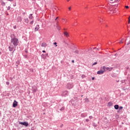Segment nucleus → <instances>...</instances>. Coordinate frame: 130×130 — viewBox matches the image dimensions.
<instances>
[{"mask_svg":"<svg viewBox=\"0 0 130 130\" xmlns=\"http://www.w3.org/2000/svg\"><path fill=\"white\" fill-rule=\"evenodd\" d=\"M11 42L12 44L14 45L15 48H16L18 44H19V40L16 38H14L11 40Z\"/></svg>","mask_w":130,"mask_h":130,"instance_id":"f257e3e1","label":"nucleus"},{"mask_svg":"<svg viewBox=\"0 0 130 130\" xmlns=\"http://www.w3.org/2000/svg\"><path fill=\"white\" fill-rule=\"evenodd\" d=\"M106 67L105 66L103 67V68H101V70L97 72L98 75H102L105 72H106Z\"/></svg>","mask_w":130,"mask_h":130,"instance_id":"f03ea898","label":"nucleus"},{"mask_svg":"<svg viewBox=\"0 0 130 130\" xmlns=\"http://www.w3.org/2000/svg\"><path fill=\"white\" fill-rule=\"evenodd\" d=\"M19 124H22V125H24L25 126H28V125H29V123L26 122H19Z\"/></svg>","mask_w":130,"mask_h":130,"instance_id":"7ed1b4c3","label":"nucleus"},{"mask_svg":"<svg viewBox=\"0 0 130 130\" xmlns=\"http://www.w3.org/2000/svg\"><path fill=\"white\" fill-rule=\"evenodd\" d=\"M74 87V85L72 83H68L67 85L68 89H72Z\"/></svg>","mask_w":130,"mask_h":130,"instance_id":"20e7f679","label":"nucleus"},{"mask_svg":"<svg viewBox=\"0 0 130 130\" xmlns=\"http://www.w3.org/2000/svg\"><path fill=\"white\" fill-rule=\"evenodd\" d=\"M68 94H69V92L67 91H65L62 93L61 95L63 96L64 97H66V96H68Z\"/></svg>","mask_w":130,"mask_h":130,"instance_id":"39448f33","label":"nucleus"},{"mask_svg":"<svg viewBox=\"0 0 130 130\" xmlns=\"http://www.w3.org/2000/svg\"><path fill=\"white\" fill-rule=\"evenodd\" d=\"M18 106V102L14 100L13 104V107H17Z\"/></svg>","mask_w":130,"mask_h":130,"instance_id":"423d86ee","label":"nucleus"},{"mask_svg":"<svg viewBox=\"0 0 130 130\" xmlns=\"http://www.w3.org/2000/svg\"><path fill=\"white\" fill-rule=\"evenodd\" d=\"M106 71H109V72H111L112 70H113V68L111 67V68H109V67H106Z\"/></svg>","mask_w":130,"mask_h":130,"instance_id":"0eeeda50","label":"nucleus"},{"mask_svg":"<svg viewBox=\"0 0 130 130\" xmlns=\"http://www.w3.org/2000/svg\"><path fill=\"white\" fill-rule=\"evenodd\" d=\"M9 49L10 51H13V50H14V49H16V48H15V46L12 47L11 46H9Z\"/></svg>","mask_w":130,"mask_h":130,"instance_id":"6e6552de","label":"nucleus"},{"mask_svg":"<svg viewBox=\"0 0 130 130\" xmlns=\"http://www.w3.org/2000/svg\"><path fill=\"white\" fill-rule=\"evenodd\" d=\"M63 34L64 35V36H66V37H69L70 36V35H69V32H67V31H64L63 32Z\"/></svg>","mask_w":130,"mask_h":130,"instance_id":"1a4fd4ad","label":"nucleus"},{"mask_svg":"<svg viewBox=\"0 0 130 130\" xmlns=\"http://www.w3.org/2000/svg\"><path fill=\"white\" fill-rule=\"evenodd\" d=\"M39 29V25H37L35 28V31L36 32V31H38Z\"/></svg>","mask_w":130,"mask_h":130,"instance_id":"9d476101","label":"nucleus"},{"mask_svg":"<svg viewBox=\"0 0 130 130\" xmlns=\"http://www.w3.org/2000/svg\"><path fill=\"white\" fill-rule=\"evenodd\" d=\"M56 28L58 30H60V26L59 24L56 23Z\"/></svg>","mask_w":130,"mask_h":130,"instance_id":"9b49d317","label":"nucleus"},{"mask_svg":"<svg viewBox=\"0 0 130 130\" xmlns=\"http://www.w3.org/2000/svg\"><path fill=\"white\" fill-rule=\"evenodd\" d=\"M32 15L33 14H30L29 15V19H30V20H32V19H33V16H32Z\"/></svg>","mask_w":130,"mask_h":130,"instance_id":"f8f14e48","label":"nucleus"},{"mask_svg":"<svg viewBox=\"0 0 130 130\" xmlns=\"http://www.w3.org/2000/svg\"><path fill=\"white\" fill-rule=\"evenodd\" d=\"M32 91L33 92H37V88L36 87H32Z\"/></svg>","mask_w":130,"mask_h":130,"instance_id":"ddd939ff","label":"nucleus"},{"mask_svg":"<svg viewBox=\"0 0 130 130\" xmlns=\"http://www.w3.org/2000/svg\"><path fill=\"white\" fill-rule=\"evenodd\" d=\"M114 108H115V109L117 110V109H118V108H119V106H118V105H115L114 106Z\"/></svg>","mask_w":130,"mask_h":130,"instance_id":"4468645a","label":"nucleus"},{"mask_svg":"<svg viewBox=\"0 0 130 130\" xmlns=\"http://www.w3.org/2000/svg\"><path fill=\"white\" fill-rule=\"evenodd\" d=\"M87 116V114L83 113L81 114V117H86Z\"/></svg>","mask_w":130,"mask_h":130,"instance_id":"2eb2a0df","label":"nucleus"},{"mask_svg":"<svg viewBox=\"0 0 130 130\" xmlns=\"http://www.w3.org/2000/svg\"><path fill=\"white\" fill-rule=\"evenodd\" d=\"M42 47H46V43H43L42 44Z\"/></svg>","mask_w":130,"mask_h":130,"instance_id":"dca6fc26","label":"nucleus"},{"mask_svg":"<svg viewBox=\"0 0 130 130\" xmlns=\"http://www.w3.org/2000/svg\"><path fill=\"white\" fill-rule=\"evenodd\" d=\"M24 22L25 23H29V19H28V18H25L24 19Z\"/></svg>","mask_w":130,"mask_h":130,"instance_id":"f3484780","label":"nucleus"},{"mask_svg":"<svg viewBox=\"0 0 130 130\" xmlns=\"http://www.w3.org/2000/svg\"><path fill=\"white\" fill-rule=\"evenodd\" d=\"M42 58H43L44 59H45V58H46V56H45V55H44V54H42Z\"/></svg>","mask_w":130,"mask_h":130,"instance_id":"a211bd4d","label":"nucleus"},{"mask_svg":"<svg viewBox=\"0 0 130 130\" xmlns=\"http://www.w3.org/2000/svg\"><path fill=\"white\" fill-rule=\"evenodd\" d=\"M74 53H76V54H79V51L76 50L74 52Z\"/></svg>","mask_w":130,"mask_h":130,"instance_id":"6ab92c4d","label":"nucleus"},{"mask_svg":"<svg viewBox=\"0 0 130 130\" xmlns=\"http://www.w3.org/2000/svg\"><path fill=\"white\" fill-rule=\"evenodd\" d=\"M53 44H54V45H56V46H55L56 47H57V45H56V44H57V43L56 42H54V43H53Z\"/></svg>","mask_w":130,"mask_h":130,"instance_id":"aec40b11","label":"nucleus"},{"mask_svg":"<svg viewBox=\"0 0 130 130\" xmlns=\"http://www.w3.org/2000/svg\"><path fill=\"white\" fill-rule=\"evenodd\" d=\"M60 110H61V111L64 110V107H62V108L60 109Z\"/></svg>","mask_w":130,"mask_h":130,"instance_id":"412c9836","label":"nucleus"},{"mask_svg":"<svg viewBox=\"0 0 130 130\" xmlns=\"http://www.w3.org/2000/svg\"><path fill=\"white\" fill-rule=\"evenodd\" d=\"M108 104L109 106H111V105H112V103H109Z\"/></svg>","mask_w":130,"mask_h":130,"instance_id":"4be33fe9","label":"nucleus"},{"mask_svg":"<svg viewBox=\"0 0 130 130\" xmlns=\"http://www.w3.org/2000/svg\"><path fill=\"white\" fill-rule=\"evenodd\" d=\"M123 108V107H119V110H121V109H122Z\"/></svg>","mask_w":130,"mask_h":130,"instance_id":"5701e85b","label":"nucleus"},{"mask_svg":"<svg viewBox=\"0 0 130 130\" xmlns=\"http://www.w3.org/2000/svg\"><path fill=\"white\" fill-rule=\"evenodd\" d=\"M95 64H97V62H94V63L92 64V66H95Z\"/></svg>","mask_w":130,"mask_h":130,"instance_id":"b1692460","label":"nucleus"},{"mask_svg":"<svg viewBox=\"0 0 130 130\" xmlns=\"http://www.w3.org/2000/svg\"><path fill=\"white\" fill-rule=\"evenodd\" d=\"M99 20L100 22H101V23L102 22V20H103L101 18V19H99Z\"/></svg>","mask_w":130,"mask_h":130,"instance_id":"393cba45","label":"nucleus"},{"mask_svg":"<svg viewBox=\"0 0 130 130\" xmlns=\"http://www.w3.org/2000/svg\"><path fill=\"white\" fill-rule=\"evenodd\" d=\"M89 117L90 119H92V118H93V117L92 116H90Z\"/></svg>","mask_w":130,"mask_h":130,"instance_id":"a878e982","label":"nucleus"},{"mask_svg":"<svg viewBox=\"0 0 130 130\" xmlns=\"http://www.w3.org/2000/svg\"><path fill=\"white\" fill-rule=\"evenodd\" d=\"M85 120H86V122H88V121H89V119H86Z\"/></svg>","mask_w":130,"mask_h":130,"instance_id":"bb28decb","label":"nucleus"},{"mask_svg":"<svg viewBox=\"0 0 130 130\" xmlns=\"http://www.w3.org/2000/svg\"><path fill=\"white\" fill-rule=\"evenodd\" d=\"M85 77H86L85 75H83L82 76V78H85Z\"/></svg>","mask_w":130,"mask_h":130,"instance_id":"cd10ccee","label":"nucleus"},{"mask_svg":"<svg viewBox=\"0 0 130 130\" xmlns=\"http://www.w3.org/2000/svg\"><path fill=\"white\" fill-rule=\"evenodd\" d=\"M91 79H92V81H94V80H95V78H94V77H92Z\"/></svg>","mask_w":130,"mask_h":130,"instance_id":"c85d7f7f","label":"nucleus"},{"mask_svg":"<svg viewBox=\"0 0 130 130\" xmlns=\"http://www.w3.org/2000/svg\"><path fill=\"white\" fill-rule=\"evenodd\" d=\"M6 84H7V85H9V84H10V83H9V82H6Z\"/></svg>","mask_w":130,"mask_h":130,"instance_id":"c756f323","label":"nucleus"},{"mask_svg":"<svg viewBox=\"0 0 130 130\" xmlns=\"http://www.w3.org/2000/svg\"><path fill=\"white\" fill-rule=\"evenodd\" d=\"M123 42H122V40H121V41H120V42H119V43L120 44H121V43H122Z\"/></svg>","mask_w":130,"mask_h":130,"instance_id":"7c9ffc66","label":"nucleus"},{"mask_svg":"<svg viewBox=\"0 0 130 130\" xmlns=\"http://www.w3.org/2000/svg\"><path fill=\"white\" fill-rule=\"evenodd\" d=\"M128 23L130 24V19H128Z\"/></svg>","mask_w":130,"mask_h":130,"instance_id":"2f4dec72","label":"nucleus"},{"mask_svg":"<svg viewBox=\"0 0 130 130\" xmlns=\"http://www.w3.org/2000/svg\"><path fill=\"white\" fill-rule=\"evenodd\" d=\"M126 9H128V6H125Z\"/></svg>","mask_w":130,"mask_h":130,"instance_id":"473e14b6","label":"nucleus"},{"mask_svg":"<svg viewBox=\"0 0 130 130\" xmlns=\"http://www.w3.org/2000/svg\"><path fill=\"white\" fill-rule=\"evenodd\" d=\"M33 22H34V21H31L30 22V24H33Z\"/></svg>","mask_w":130,"mask_h":130,"instance_id":"72a5a7b5","label":"nucleus"},{"mask_svg":"<svg viewBox=\"0 0 130 130\" xmlns=\"http://www.w3.org/2000/svg\"><path fill=\"white\" fill-rule=\"evenodd\" d=\"M69 11H71V7H69Z\"/></svg>","mask_w":130,"mask_h":130,"instance_id":"f704fd0d","label":"nucleus"},{"mask_svg":"<svg viewBox=\"0 0 130 130\" xmlns=\"http://www.w3.org/2000/svg\"><path fill=\"white\" fill-rule=\"evenodd\" d=\"M42 52L45 53L46 51H45V50H43V51H42Z\"/></svg>","mask_w":130,"mask_h":130,"instance_id":"c9c22d12","label":"nucleus"},{"mask_svg":"<svg viewBox=\"0 0 130 130\" xmlns=\"http://www.w3.org/2000/svg\"><path fill=\"white\" fill-rule=\"evenodd\" d=\"M72 62L73 63H74V62H75V60H72Z\"/></svg>","mask_w":130,"mask_h":130,"instance_id":"e433bc0d","label":"nucleus"},{"mask_svg":"<svg viewBox=\"0 0 130 130\" xmlns=\"http://www.w3.org/2000/svg\"><path fill=\"white\" fill-rule=\"evenodd\" d=\"M48 53H46V56H48Z\"/></svg>","mask_w":130,"mask_h":130,"instance_id":"4c0bfd02","label":"nucleus"},{"mask_svg":"<svg viewBox=\"0 0 130 130\" xmlns=\"http://www.w3.org/2000/svg\"><path fill=\"white\" fill-rule=\"evenodd\" d=\"M20 19V21L21 22V21H22V19H21V17H19Z\"/></svg>","mask_w":130,"mask_h":130,"instance_id":"58836bf2","label":"nucleus"},{"mask_svg":"<svg viewBox=\"0 0 130 130\" xmlns=\"http://www.w3.org/2000/svg\"><path fill=\"white\" fill-rule=\"evenodd\" d=\"M58 19V17H57L56 18H55V20H57Z\"/></svg>","mask_w":130,"mask_h":130,"instance_id":"ea45409f","label":"nucleus"},{"mask_svg":"<svg viewBox=\"0 0 130 130\" xmlns=\"http://www.w3.org/2000/svg\"><path fill=\"white\" fill-rule=\"evenodd\" d=\"M9 1V2H13V0H8Z\"/></svg>","mask_w":130,"mask_h":130,"instance_id":"a19ab883","label":"nucleus"},{"mask_svg":"<svg viewBox=\"0 0 130 130\" xmlns=\"http://www.w3.org/2000/svg\"><path fill=\"white\" fill-rule=\"evenodd\" d=\"M25 53H27L28 52L27 51H25Z\"/></svg>","mask_w":130,"mask_h":130,"instance_id":"79ce46f5","label":"nucleus"},{"mask_svg":"<svg viewBox=\"0 0 130 130\" xmlns=\"http://www.w3.org/2000/svg\"><path fill=\"white\" fill-rule=\"evenodd\" d=\"M86 101H87V100H88V99H85Z\"/></svg>","mask_w":130,"mask_h":130,"instance_id":"37998d69","label":"nucleus"},{"mask_svg":"<svg viewBox=\"0 0 130 130\" xmlns=\"http://www.w3.org/2000/svg\"><path fill=\"white\" fill-rule=\"evenodd\" d=\"M62 125H63V124H62V125H61V127H62Z\"/></svg>","mask_w":130,"mask_h":130,"instance_id":"c03bdc74","label":"nucleus"},{"mask_svg":"<svg viewBox=\"0 0 130 130\" xmlns=\"http://www.w3.org/2000/svg\"><path fill=\"white\" fill-rule=\"evenodd\" d=\"M25 57H27V55H25Z\"/></svg>","mask_w":130,"mask_h":130,"instance_id":"a18cd8bd","label":"nucleus"},{"mask_svg":"<svg viewBox=\"0 0 130 130\" xmlns=\"http://www.w3.org/2000/svg\"><path fill=\"white\" fill-rule=\"evenodd\" d=\"M67 2H70V0H67Z\"/></svg>","mask_w":130,"mask_h":130,"instance_id":"49530a36","label":"nucleus"},{"mask_svg":"<svg viewBox=\"0 0 130 130\" xmlns=\"http://www.w3.org/2000/svg\"><path fill=\"white\" fill-rule=\"evenodd\" d=\"M128 19H130V16H129V17H128Z\"/></svg>","mask_w":130,"mask_h":130,"instance_id":"de8ad7c7","label":"nucleus"},{"mask_svg":"<svg viewBox=\"0 0 130 130\" xmlns=\"http://www.w3.org/2000/svg\"><path fill=\"white\" fill-rule=\"evenodd\" d=\"M97 50H99V49H97Z\"/></svg>","mask_w":130,"mask_h":130,"instance_id":"09e8293b","label":"nucleus"},{"mask_svg":"<svg viewBox=\"0 0 130 130\" xmlns=\"http://www.w3.org/2000/svg\"><path fill=\"white\" fill-rule=\"evenodd\" d=\"M88 7H86L85 9H87Z\"/></svg>","mask_w":130,"mask_h":130,"instance_id":"8fccbe9b","label":"nucleus"},{"mask_svg":"<svg viewBox=\"0 0 130 130\" xmlns=\"http://www.w3.org/2000/svg\"><path fill=\"white\" fill-rule=\"evenodd\" d=\"M0 54H1V50H0Z\"/></svg>","mask_w":130,"mask_h":130,"instance_id":"3c124183","label":"nucleus"},{"mask_svg":"<svg viewBox=\"0 0 130 130\" xmlns=\"http://www.w3.org/2000/svg\"><path fill=\"white\" fill-rule=\"evenodd\" d=\"M110 1H113V0H110Z\"/></svg>","mask_w":130,"mask_h":130,"instance_id":"603ef678","label":"nucleus"}]
</instances>
